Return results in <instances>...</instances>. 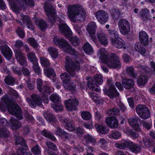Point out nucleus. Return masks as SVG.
<instances>
[{"mask_svg": "<svg viewBox=\"0 0 155 155\" xmlns=\"http://www.w3.org/2000/svg\"><path fill=\"white\" fill-rule=\"evenodd\" d=\"M1 99L2 101L0 102V110L3 111L6 107L10 114L15 115L18 119H23L21 108L13 100L10 99L8 95L3 96Z\"/></svg>", "mask_w": 155, "mask_h": 155, "instance_id": "nucleus-1", "label": "nucleus"}, {"mask_svg": "<svg viewBox=\"0 0 155 155\" xmlns=\"http://www.w3.org/2000/svg\"><path fill=\"white\" fill-rule=\"evenodd\" d=\"M101 53V58L109 68L120 69L121 68V63L115 54L113 53L109 55L106 51Z\"/></svg>", "mask_w": 155, "mask_h": 155, "instance_id": "nucleus-2", "label": "nucleus"}, {"mask_svg": "<svg viewBox=\"0 0 155 155\" xmlns=\"http://www.w3.org/2000/svg\"><path fill=\"white\" fill-rule=\"evenodd\" d=\"M65 69L71 77H74L76 75V71H78L80 69L81 64L78 61L74 62L69 56L65 58Z\"/></svg>", "mask_w": 155, "mask_h": 155, "instance_id": "nucleus-3", "label": "nucleus"}, {"mask_svg": "<svg viewBox=\"0 0 155 155\" xmlns=\"http://www.w3.org/2000/svg\"><path fill=\"white\" fill-rule=\"evenodd\" d=\"M9 4L11 5V8L14 11H16L22 8H25L28 5L31 7L34 6V3L33 0H13V1H9Z\"/></svg>", "mask_w": 155, "mask_h": 155, "instance_id": "nucleus-4", "label": "nucleus"}, {"mask_svg": "<svg viewBox=\"0 0 155 155\" xmlns=\"http://www.w3.org/2000/svg\"><path fill=\"white\" fill-rule=\"evenodd\" d=\"M116 147L120 149H124L129 147V148L133 152L137 153L140 151V147L138 144L129 141H124L120 143L116 144Z\"/></svg>", "mask_w": 155, "mask_h": 155, "instance_id": "nucleus-5", "label": "nucleus"}, {"mask_svg": "<svg viewBox=\"0 0 155 155\" xmlns=\"http://www.w3.org/2000/svg\"><path fill=\"white\" fill-rule=\"evenodd\" d=\"M44 9L48 16V21L52 25L56 22V15L54 9L50 3H45ZM58 20H57L58 21ZM59 21H57L56 22Z\"/></svg>", "mask_w": 155, "mask_h": 155, "instance_id": "nucleus-6", "label": "nucleus"}, {"mask_svg": "<svg viewBox=\"0 0 155 155\" xmlns=\"http://www.w3.org/2000/svg\"><path fill=\"white\" fill-rule=\"evenodd\" d=\"M103 82L102 76L99 74H96L95 75L94 78L89 79L87 83V85L88 87L91 90L99 92L100 91V90L97 88L98 86L96 83L101 84Z\"/></svg>", "mask_w": 155, "mask_h": 155, "instance_id": "nucleus-7", "label": "nucleus"}, {"mask_svg": "<svg viewBox=\"0 0 155 155\" xmlns=\"http://www.w3.org/2000/svg\"><path fill=\"white\" fill-rule=\"evenodd\" d=\"M136 110L138 115L143 119H147L150 117V112L145 105L141 104L137 105Z\"/></svg>", "mask_w": 155, "mask_h": 155, "instance_id": "nucleus-8", "label": "nucleus"}, {"mask_svg": "<svg viewBox=\"0 0 155 155\" xmlns=\"http://www.w3.org/2000/svg\"><path fill=\"white\" fill-rule=\"evenodd\" d=\"M118 27L120 32L122 35H126L130 31V23L127 20L125 19H122L119 20Z\"/></svg>", "mask_w": 155, "mask_h": 155, "instance_id": "nucleus-9", "label": "nucleus"}, {"mask_svg": "<svg viewBox=\"0 0 155 155\" xmlns=\"http://www.w3.org/2000/svg\"><path fill=\"white\" fill-rule=\"evenodd\" d=\"M107 83L108 85V89H103L104 93L110 98H113L118 96L119 94L116 89L112 81L108 79L107 80Z\"/></svg>", "mask_w": 155, "mask_h": 155, "instance_id": "nucleus-10", "label": "nucleus"}, {"mask_svg": "<svg viewBox=\"0 0 155 155\" xmlns=\"http://www.w3.org/2000/svg\"><path fill=\"white\" fill-rule=\"evenodd\" d=\"M61 79L63 83V86L65 88L71 91H72L75 89L73 84L69 83L71 80L69 75L66 72L61 74L60 75Z\"/></svg>", "mask_w": 155, "mask_h": 155, "instance_id": "nucleus-11", "label": "nucleus"}, {"mask_svg": "<svg viewBox=\"0 0 155 155\" xmlns=\"http://www.w3.org/2000/svg\"><path fill=\"white\" fill-rule=\"evenodd\" d=\"M80 6L78 4L69 5L68 6V15L71 21L74 22L76 21L75 17L79 13Z\"/></svg>", "mask_w": 155, "mask_h": 155, "instance_id": "nucleus-12", "label": "nucleus"}, {"mask_svg": "<svg viewBox=\"0 0 155 155\" xmlns=\"http://www.w3.org/2000/svg\"><path fill=\"white\" fill-rule=\"evenodd\" d=\"M49 99L54 104L53 106L54 110L57 112L63 110V106L61 104V100L58 95L53 94L50 96Z\"/></svg>", "mask_w": 155, "mask_h": 155, "instance_id": "nucleus-13", "label": "nucleus"}, {"mask_svg": "<svg viewBox=\"0 0 155 155\" xmlns=\"http://www.w3.org/2000/svg\"><path fill=\"white\" fill-rule=\"evenodd\" d=\"M95 17L98 21L101 24H104L107 22L109 19L107 12L103 10H99L95 13Z\"/></svg>", "mask_w": 155, "mask_h": 155, "instance_id": "nucleus-14", "label": "nucleus"}, {"mask_svg": "<svg viewBox=\"0 0 155 155\" xmlns=\"http://www.w3.org/2000/svg\"><path fill=\"white\" fill-rule=\"evenodd\" d=\"M60 21L61 19L58 18V21H59V24L57 23V24L59 25L58 27L60 32L62 34H64L66 38L70 37L72 34L71 31L65 23L60 22Z\"/></svg>", "mask_w": 155, "mask_h": 155, "instance_id": "nucleus-15", "label": "nucleus"}, {"mask_svg": "<svg viewBox=\"0 0 155 155\" xmlns=\"http://www.w3.org/2000/svg\"><path fill=\"white\" fill-rule=\"evenodd\" d=\"M64 103L67 110L71 111L77 110L76 107L79 105V102L76 99L73 98L65 100Z\"/></svg>", "mask_w": 155, "mask_h": 155, "instance_id": "nucleus-16", "label": "nucleus"}, {"mask_svg": "<svg viewBox=\"0 0 155 155\" xmlns=\"http://www.w3.org/2000/svg\"><path fill=\"white\" fill-rule=\"evenodd\" d=\"M54 44L59 47L66 50L69 47L70 45L65 39L60 38L58 36H55L53 38Z\"/></svg>", "mask_w": 155, "mask_h": 155, "instance_id": "nucleus-17", "label": "nucleus"}, {"mask_svg": "<svg viewBox=\"0 0 155 155\" xmlns=\"http://www.w3.org/2000/svg\"><path fill=\"white\" fill-rule=\"evenodd\" d=\"M27 101L32 107H35L36 105L38 106L41 105V99L40 97L37 95H32L31 96V99L27 98Z\"/></svg>", "mask_w": 155, "mask_h": 155, "instance_id": "nucleus-18", "label": "nucleus"}, {"mask_svg": "<svg viewBox=\"0 0 155 155\" xmlns=\"http://www.w3.org/2000/svg\"><path fill=\"white\" fill-rule=\"evenodd\" d=\"M128 121L129 125L135 130L138 132L141 131L139 123V122L140 121V120L139 117H130L128 119Z\"/></svg>", "mask_w": 155, "mask_h": 155, "instance_id": "nucleus-19", "label": "nucleus"}, {"mask_svg": "<svg viewBox=\"0 0 155 155\" xmlns=\"http://www.w3.org/2000/svg\"><path fill=\"white\" fill-rule=\"evenodd\" d=\"M0 49L2 53L6 58L8 60L11 58L12 52L7 45L0 46Z\"/></svg>", "mask_w": 155, "mask_h": 155, "instance_id": "nucleus-20", "label": "nucleus"}, {"mask_svg": "<svg viewBox=\"0 0 155 155\" xmlns=\"http://www.w3.org/2000/svg\"><path fill=\"white\" fill-rule=\"evenodd\" d=\"M111 43L113 45L117 48H120L123 47L124 49L126 48V46H124L125 42L119 37L116 39L112 38Z\"/></svg>", "mask_w": 155, "mask_h": 155, "instance_id": "nucleus-21", "label": "nucleus"}, {"mask_svg": "<svg viewBox=\"0 0 155 155\" xmlns=\"http://www.w3.org/2000/svg\"><path fill=\"white\" fill-rule=\"evenodd\" d=\"M20 19L23 21L24 24L27 26L28 28H30L32 30L34 29V24L29 17L26 15H21Z\"/></svg>", "mask_w": 155, "mask_h": 155, "instance_id": "nucleus-22", "label": "nucleus"}, {"mask_svg": "<svg viewBox=\"0 0 155 155\" xmlns=\"http://www.w3.org/2000/svg\"><path fill=\"white\" fill-rule=\"evenodd\" d=\"M106 123L108 126L112 128L117 127L118 126L117 120L114 117H110L106 119Z\"/></svg>", "mask_w": 155, "mask_h": 155, "instance_id": "nucleus-23", "label": "nucleus"}, {"mask_svg": "<svg viewBox=\"0 0 155 155\" xmlns=\"http://www.w3.org/2000/svg\"><path fill=\"white\" fill-rule=\"evenodd\" d=\"M122 84L124 87L129 90L132 88L134 83L133 80L130 79L124 78L122 80Z\"/></svg>", "mask_w": 155, "mask_h": 155, "instance_id": "nucleus-24", "label": "nucleus"}, {"mask_svg": "<svg viewBox=\"0 0 155 155\" xmlns=\"http://www.w3.org/2000/svg\"><path fill=\"white\" fill-rule=\"evenodd\" d=\"M97 37L101 45L106 46L108 44V38L105 34L102 32H98Z\"/></svg>", "mask_w": 155, "mask_h": 155, "instance_id": "nucleus-25", "label": "nucleus"}, {"mask_svg": "<svg viewBox=\"0 0 155 155\" xmlns=\"http://www.w3.org/2000/svg\"><path fill=\"white\" fill-rule=\"evenodd\" d=\"M62 122L64 127L66 129L71 131L74 130L75 127L72 124V120L65 118L63 120Z\"/></svg>", "mask_w": 155, "mask_h": 155, "instance_id": "nucleus-26", "label": "nucleus"}, {"mask_svg": "<svg viewBox=\"0 0 155 155\" xmlns=\"http://www.w3.org/2000/svg\"><path fill=\"white\" fill-rule=\"evenodd\" d=\"M139 38L145 46L149 44L148 36L147 34L144 31H141L139 33Z\"/></svg>", "mask_w": 155, "mask_h": 155, "instance_id": "nucleus-27", "label": "nucleus"}, {"mask_svg": "<svg viewBox=\"0 0 155 155\" xmlns=\"http://www.w3.org/2000/svg\"><path fill=\"white\" fill-rule=\"evenodd\" d=\"M11 127L13 129L16 130L19 129L22 126L21 124L15 118L12 117L10 119Z\"/></svg>", "mask_w": 155, "mask_h": 155, "instance_id": "nucleus-28", "label": "nucleus"}, {"mask_svg": "<svg viewBox=\"0 0 155 155\" xmlns=\"http://www.w3.org/2000/svg\"><path fill=\"white\" fill-rule=\"evenodd\" d=\"M35 23L36 25L42 31H44L48 27V25L47 24L44 20L42 19L36 20Z\"/></svg>", "mask_w": 155, "mask_h": 155, "instance_id": "nucleus-29", "label": "nucleus"}, {"mask_svg": "<svg viewBox=\"0 0 155 155\" xmlns=\"http://www.w3.org/2000/svg\"><path fill=\"white\" fill-rule=\"evenodd\" d=\"M135 50L142 55H144L146 53V50L141 43H136L134 47Z\"/></svg>", "mask_w": 155, "mask_h": 155, "instance_id": "nucleus-30", "label": "nucleus"}, {"mask_svg": "<svg viewBox=\"0 0 155 155\" xmlns=\"http://www.w3.org/2000/svg\"><path fill=\"white\" fill-rule=\"evenodd\" d=\"M95 127L98 132L102 134H106L108 132V128L106 127L96 124Z\"/></svg>", "mask_w": 155, "mask_h": 155, "instance_id": "nucleus-31", "label": "nucleus"}, {"mask_svg": "<svg viewBox=\"0 0 155 155\" xmlns=\"http://www.w3.org/2000/svg\"><path fill=\"white\" fill-rule=\"evenodd\" d=\"M10 132L6 127H2L0 130V137L6 139L9 137Z\"/></svg>", "mask_w": 155, "mask_h": 155, "instance_id": "nucleus-32", "label": "nucleus"}, {"mask_svg": "<svg viewBox=\"0 0 155 155\" xmlns=\"http://www.w3.org/2000/svg\"><path fill=\"white\" fill-rule=\"evenodd\" d=\"M96 28V23L94 22H91L88 25L87 30L89 34H95Z\"/></svg>", "mask_w": 155, "mask_h": 155, "instance_id": "nucleus-33", "label": "nucleus"}, {"mask_svg": "<svg viewBox=\"0 0 155 155\" xmlns=\"http://www.w3.org/2000/svg\"><path fill=\"white\" fill-rule=\"evenodd\" d=\"M137 68L140 71L142 75H145L147 76V74L149 73L150 68L147 66L140 64L138 66Z\"/></svg>", "mask_w": 155, "mask_h": 155, "instance_id": "nucleus-34", "label": "nucleus"}, {"mask_svg": "<svg viewBox=\"0 0 155 155\" xmlns=\"http://www.w3.org/2000/svg\"><path fill=\"white\" fill-rule=\"evenodd\" d=\"M41 134L43 136L48 138L52 141H55L56 140V138L48 130L46 129L43 130L41 132Z\"/></svg>", "mask_w": 155, "mask_h": 155, "instance_id": "nucleus-35", "label": "nucleus"}, {"mask_svg": "<svg viewBox=\"0 0 155 155\" xmlns=\"http://www.w3.org/2000/svg\"><path fill=\"white\" fill-rule=\"evenodd\" d=\"M48 51L49 54L52 58H55L58 57V50L55 48L50 47L48 49Z\"/></svg>", "mask_w": 155, "mask_h": 155, "instance_id": "nucleus-36", "label": "nucleus"}, {"mask_svg": "<svg viewBox=\"0 0 155 155\" xmlns=\"http://www.w3.org/2000/svg\"><path fill=\"white\" fill-rule=\"evenodd\" d=\"M28 148L27 146H23L21 148H18L17 150V153H13L9 154V155H23L25 154L26 151V150Z\"/></svg>", "mask_w": 155, "mask_h": 155, "instance_id": "nucleus-37", "label": "nucleus"}, {"mask_svg": "<svg viewBox=\"0 0 155 155\" xmlns=\"http://www.w3.org/2000/svg\"><path fill=\"white\" fill-rule=\"evenodd\" d=\"M147 76L146 75L141 74L140 76L137 81L138 84L144 85L147 82Z\"/></svg>", "mask_w": 155, "mask_h": 155, "instance_id": "nucleus-38", "label": "nucleus"}, {"mask_svg": "<svg viewBox=\"0 0 155 155\" xmlns=\"http://www.w3.org/2000/svg\"><path fill=\"white\" fill-rule=\"evenodd\" d=\"M149 10L145 8L141 10V15L142 19L144 21L147 19H150V16L149 15Z\"/></svg>", "mask_w": 155, "mask_h": 155, "instance_id": "nucleus-39", "label": "nucleus"}, {"mask_svg": "<svg viewBox=\"0 0 155 155\" xmlns=\"http://www.w3.org/2000/svg\"><path fill=\"white\" fill-rule=\"evenodd\" d=\"M44 72L45 74L48 77H49L51 75L54 77L56 75L54 69L48 67L45 68L44 69Z\"/></svg>", "mask_w": 155, "mask_h": 155, "instance_id": "nucleus-40", "label": "nucleus"}, {"mask_svg": "<svg viewBox=\"0 0 155 155\" xmlns=\"http://www.w3.org/2000/svg\"><path fill=\"white\" fill-rule=\"evenodd\" d=\"M28 59L32 63L37 62V59L35 53L33 52H28L27 54Z\"/></svg>", "mask_w": 155, "mask_h": 155, "instance_id": "nucleus-41", "label": "nucleus"}, {"mask_svg": "<svg viewBox=\"0 0 155 155\" xmlns=\"http://www.w3.org/2000/svg\"><path fill=\"white\" fill-rule=\"evenodd\" d=\"M15 142L16 145H20L22 146L26 145L25 140L20 136H15Z\"/></svg>", "mask_w": 155, "mask_h": 155, "instance_id": "nucleus-42", "label": "nucleus"}, {"mask_svg": "<svg viewBox=\"0 0 155 155\" xmlns=\"http://www.w3.org/2000/svg\"><path fill=\"white\" fill-rule=\"evenodd\" d=\"M126 70L127 74L130 77L134 78L136 77V74L134 72V68L131 66H127L126 68Z\"/></svg>", "mask_w": 155, "mask_h": 155, "instance_id": "nucleus-43", "label": "nucleus"}, {"mask_svg": "<svg viewBox=\"0 0 155 155\" xmlns=\"http://www.w3.org/2000/svg\"><path fill=\"white\" fill-rule=\"evenodd\" d=\"M40 61L41 65L46 68L49 67L50 66V62L48 60L44 57L40 58Z\"/></svg>", "mask_w": 155, "mask_h": 155, "instance_id": "nucleus-44", "label": "nucleus"}, {"mask_svg": "<svg viewBox=\"0 0 155 155\" xmlns=\"http://www.w3.org/2000/svg\"><path fill=\"white\" fill-rule=\"evenodd\" d=\"M109 36L112 38L116 39L119 38V35L117 31L115 30L109 29L107 30Z\"/></svg>", "mask_w": 155, "mask_h": 155, "instance_id": "nucleus-45", "label": "nucleus"}, {"mask_svg": "<svg viewBox=\"0 0 155 155\" xmlns=\"http://www.w3.org/2000/svg\"><path fill=\"white\" fill-rule=\"evenodd\" d=\"M111 13L113 18L115 19L119 17L120 14V10L116 8H112L111 10Z\"/></svg>", "mask_w": 155, "mask_h": 155, "instance_id": "nucleus-46", "label": "nucleus"}, {"mask_svg": "<svg viewBox=\"0 0 155 155\" xmlns=\"http://www.w3.org/2000/svg\"><path fill=\"white\" fill-rule=\"evenodd\" d=\"M80 10L78 15H77L80 18V20H84L86 17V12L84 10V8L81 6L79 7Z\"/></svg>", "mask_w": 155, "mask_h": 155, "instance_id": "nucleus-47", "label": "nucleus"}, {"mask_svg": "<svg viewBox=\"0 0 155 155\" xmlns=\"http://www.w3.org/2000/svg\"><path fill=\"white\" fill-rule=\"evenodd\" d=\"M65 51L67 53L69 52L72 55L76 57L79 55V53L76 51L75 49L72 48L70 45Z\"/></svg>", "mask_w": 155, "mask_h": 155, "instance_id": "nucleus-48", "label": "nucleus"}, {"mask_svg": "<svg viewBox=\"0 0 155 155\" xmlns=\"http://www.w3.org/2000/svg\"><path fill=\"white\" fill-rule=\"evenodd\" d=\"M46 145L49 148L48 149H51L53 151H57L58 150L56 145L53 143L51 141H47L46 142Z\"/></svg>", "mask_w": 155, "mask_h": 155, "instance_id": "nucleus-49", "label": "nucleus"}, {"mask_svg": "<svg viewBox=\"0 0 155 155\" xmlns=\"http://www.w3.org/2000/svg\"><path fill=\"white\" fill-rule=\"evenodd\" d=\"M83 48L84 51L87 54H90L92 53L93 51L91 45L88 43H85L83 47Z\"/></svg>", "mask_w": 155, "mask_h": 155, "instance_id": "nucleus-50", "label": "nucleus"}, {"mask_svg": "<svg viewBox=\"0 0 155 155\" xmlns=\"http://www.w3.org/2000/svg\"><path fill=\"white\" fill-rule=\"evenodd\" d=\"M44 116L46 120L50 122L54 121L55 117L51 113L49 112L45 113L44 114Z\"/></svg>", "mask_w": 155, "mask_h": 155, "instance_id": "nucleus-51", "label": "nucleus"}, {"mask_svg": "<svg viewBox=\"0 0 155 155\" xmlns=\"http://www.w3.org/2000/svg\"><path fill=\"white\" fill-rule=\"evenodd\" d=\"M4 81L6 84L12 85L15 83V79L11 76H7L4 79Z\"/></svg>", "mask_w": 155, "mask_h": 155, "instance_id": "nucleus-52", "label": "nucleus"}, {"mask_svg": "<svg viewBox=\"0 0 155 155\" xmlns=\"http://www.w3.org/2000/svg\"><path fill=\"white\" fill-rule=\"evenodd\" d=\"M121 136V134L118 131L112 132L109 135L110 138L112 139H117L119 138Z\"/></svg>", "mask_w": 155, "mask_h": 155, "instance_id": "nucleus-53", "label": "nucleus"}, {"mask_svg": "<svg viewBox=\"0 0 155 155\" xmlns=\"http://www.w3.org/2000/svg\"><path fill=\"white\" fill-rule=\"evenodd\" d=\"M28 41L29 44L34 48H37L38 47V44L35 40L33 38H28Z\"/></svg>", "mask_w": 155, "mask_h": 155, "instance_id": "nucleus-54", "label": "nucleus"}, {"mask_svg": "<svg viewBox=\"0 0 155 155\" xmlns=\"http://www.w3.org/2000/svg\"><path fill=\"white\" fill-rule=\"evenodd\" d=\"M8 93L13 98H17L19 97V95L17 91L12 88H9Z\"/></svg>", "mask_w": 155, "mask_h": 155, "instance_id": "nucleus-55", "label": "nucleus"}, {"mask_svg": "<svg viewBox=\"0 0 155 155\" xmlns=\"http://www.w3.org/2000/svg\"><path fill=\"white\" fill-rule=\"evenodd\" d=\"M24 116L26 120L29 122L33 124L34 122V119L33 117L28 112L25 111Z\"/></svg>", "mask_w": 155, "mask_h": 155, "instance_id": "nucleus-56", "label": "nucleus"}, {"mask_svg": "<svg viewBox=\"0 0 155 155\" xmlns=\"http://www.w3.org/2000/svg\"><path fill=\"white\" fill-rule=\"evenodd\" d=\"M33 68L34 72L37 74H41L40 68L39 67L37 62L33 63Z\"/></svg>", "mask_w": 155, "mask_h": 155, "instance_id": "nucleus-57", "label": "nucleus"}, {"mask_svg": "<svg viewBox=\"0 0 155 155\" xmlns=\"http://www.w3.org/2000/svg\"><path fill=\"white\" fill-rule=\"evenodd\" d=\"M42 91H40L43 95H47V94L50 92V88L48 85H44L42 88Z\"/></svg>", "mask_w": 155, "mask_h": 155, "instance_id": "nucleus-58", "label": "nucleus"}, {"mask_svg": "<svg viewBox=\"0 0 155 155\" xmlns=\"http://www.w3.org/2000/svg\"><path fill=\"white\" fill-rule=\"evenodd\" d=\"M17 60L18 63L21 66L23 67L27 66V61L25 56L20 58H18Z\"/></svg>", "mask_w": 155, "mask_h": 155, "instance_id": "nucleus-59", "label": "nucleus"}, {"mask_svg": "<svg viewBox=\"0 0 155 155\" xmlns=\"http://www.w3.org/2000/svg\"><path fill=\"white\" fill-rule=\"evenodd\" d=\"M120 110L118 108H115L110 110L108 112V115L111 114L117 115L119 114Z\"/></svg>", "mask_w": 155, "mask_h": 155, "instance_id": "nucleus-60", "label": "nucleus"}, {"mask_svg": "<svg viewBox=\"0 0 155 155\" xmlns=\"http://www.w3.org/2000/svg\"><path fill=\"white\" fill-rule=\"evenodd\" d=\"M81 115L83 119L86 120H89L91 116V114L87 111H84L82 112Z\"/></svg>", "mask_w": 155, "mask_h": 155, "instance_id": "nucleus-61", "label": "nucleus"}, {"mask_svg": "<svg viewBox=\"0 0 155 155\" xmlns=\"http://www.w3.org/2000/svg\"><path fill=\"white\" fill-rule=\"evenodd\" d=\"M14 52L15 53V56L17 60L18 59V58H20L25 56L24 54L19 49H15L14 50Z\"/></svg>", "mask_w": 155, "mask_h": 155, "instance_id": "nucleus-62", "label": "nucleus"}, {"mask_svg": "<svg viewBox=\"0 0 155 155\" xmlns=\"http://www.w3.org/2000/svg\"><path fill=\"white\" fill-rule=\"evenodd\" d=\"M71 44L75 46H78L79 44V40L77 37L72 38L71 39Z\"/></svg>", "mask_w": 155, "mask_h": 155, "instance_id": "nucleus-63", "label": "nucleus"}, {"mask_svg": "<svg viewBox=\"0 0 155 155\" xmlns=\"http://www.w3.org/2000/svg\"><path fill=\"white\" fill-rule=\"evenodd\" d=\"M143 142L145 145L148 147H151L153 145V143L151 140L146 137L143 139Z\"/></svg>", "mask_w": 155, "mask_h": 155, "instance_id": "nucleus-64", "label": "nucleus"}]
</instances>
